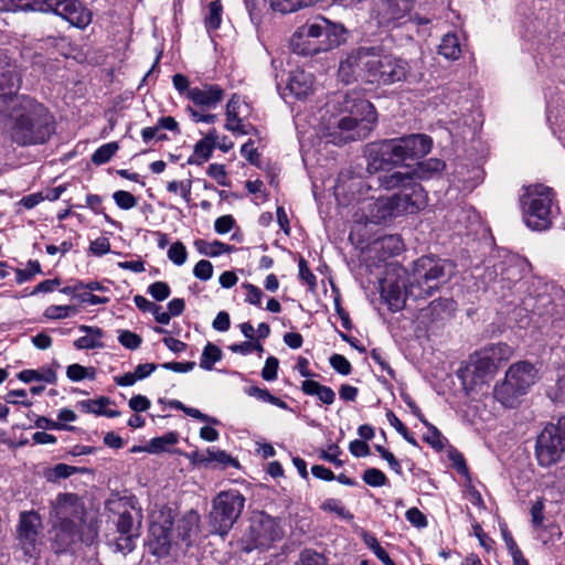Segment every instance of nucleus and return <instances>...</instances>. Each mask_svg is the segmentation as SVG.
<instances>
[{"label": "nucleus", "instance_id": "nucleus-1", "mask_svg": "<svg viewBox=\"0 0 565 565\" xmlns=\"http://www.w3.org/2000/svg\"><path fill=\"white\" fill-rule=\"evenodd\" d=\"M51 540L55 553H62L77 542L92 545L98 535L95 520L86 519V509L75 493H60L52 502Z\"/></svg>", "mask_w": 565, "mask_h": 565}, {"label": "nucleus", "instance_id": "nucleus-2", "mask_svg": "<svg viewBox=\"0 0 565 565\" xmlns=\"http://www.w3.org/2000/svg\"><path fill=\"white\" fill-rule=\"evenodd\" d=\"M431 147V138L424 134H412L370 143L365 150L366 170L370 173L391 170L408 159L426 156Z\"/></svg>", "mask_w": 565, "mask_h": 565}, {"label": "nucleus", "instance_id": "nucleus-3", "mask_svg": "<svg viewBox=\"0 0 565 565\" xmlns=\"http://www.w3.org/2000/svg\"><path fill=\"white\" fill-rule=\"evenodd\" d=\"M10 137L18 146L44 143L53 128L46 108L31 98L11 105Z\"/></svg>", "mask_w": 565, "mask_h": 565}, {"label": "nucleus", "instance_id": "nucleus-4", "mask_svg": "<svg viewBox=\"0 0 565 565\" xmlns=\"http://www.w3.org/2000/svg\"><path fill=\"white\" fill-rule=\"evenodd\" d=\"M347 35L343 24L318 15L297 29L290 39V47L296 54L312 56L344 44Z\"/></svg>", "mask_w": 565, "mask_h": 565}, {"label": "nucleus", "instance_id": "nucleus-5", "mask_svg": "<svg viewBox=\"0 0 565 565\" xmlns=\"http://www.w3.org/2000/svg\"><path fill=\"white\" fill-rule=\"evenodd\" d=\"M377 116L374 106L359 96L345 95L342 110L332 127H329L330 141L342 145L349 141L364 139L373 129Z\"/></svg>", "mask_w": 565, "mask_h": 565}, {"label": "nucleus", "instance_id": "nucleus-6", "mask_svg": "<svg viewBox=\"0 0 565 565\" xmlns=\"http://www.w3.org/2000/svg\"><path fill=\"white\" fill-rule=\"evenodd\" d=\"M445 280L446 262L433 256H423L413 263L405 292L414 299H426L431 297Z\"/></svg>", "mask_w": 565, "mask_h": 565}, {"label": "nucleus", "instance_id": "nucleus-7", "mask_svg": "<svg viewBox=\"0 0 565 565\" xmlns=\"http://www.w3.org/2000/svg\"><path fill=\"white\" fill-rule=\"evenodd\" d=\"M537 380V370L529 361H520L510 365L504 380L494 387V397L504 407H515L520 398L527 394Z\"/></svg>", "mask_w": 565, "mask_h": 565}, {"label": "nucleus", "instance_id": "nucleus-8", "mask_svg": "<svg viewBox=\"0 0 565 565\" xmlns=\"http://www.w3.org/2000/svg\"><path fill=\"white\" fill-rule=\"evenodd\" d=\"M554 191L543 184H532L524 188L520 198L525 224L534 231H544L551 227V207Z\"/></svg>", "mask_w": 565, "mask_h": 565}, {"label": "nucleus", "instance_id": "nucleus-9", "mask_svg": "<svg viewBox=\"0 0 565 565\" xmlns=\"http://www.w3.org/2000/svg\"><path fill=\"white\" fill-rule=\"evenodd\" d=\"M245 497L238 490L221 491L212 501L209 527L212 534L225 536L239 519Z\"/></svg>", "mask_w": 565, "mask_h": 565}, {"label": "nucleus", "instance_id": "nucleus-10", "mask_svg": "<svg viewBox=\"0 0 565 565\" xmlns=\"http://www.w3.org/2000/svg\"><path fill=\"white\" fill-rule=\"evenodd\" d=\"M380 46H356L349 50L340 60L338 76L344 84H351L359 77L371 83L375 70Z\"/></svg>", "mask_w": 565, "mask_h": 565}, {"label": "nucleus", "instance_id": "nucleus-11", "mask_svg": "<svg viewBox=\"0 0 565 565\" xmlns=\"http://www.w3.org/2000/svg\"><path fill=\"white\" fill-rule=\"evenodd\" d=\"M423 79L420 72H415L411 63L397 55L386 53L380 46L375 70L373 72L371 83L382 85H393L399 82L419 83Z\"/></svg>", "mask_w": 565, "mask_h": 565}, {"label": "nucleus", "instance_id": "nucleus-12", "mask_svg": "<svg viewBox=\"0 0 565 565\" xmlns=\"http://www.w3.org/2000/svg\"><path fill=\"white\" fill-rule=\"evenodd\" d=\"M535 457L541 467L547 468L565 459V416L547 425L536 438Z\"/></svg>", "mask_w": 565, "mask_h": 565}, {"label": "nucleus", "instance_id": "nucleus-13", "mask_svg": "<svg viewBox=\"0 0 565 565\" xmlns=\"http://www.w3.org/2000/svg\"><path fill=\"white\" fill-rule=\"evenodd\" d=\"M282 529L277 519L265 512L254 513L250 518V525L247 537L253 546H245L246 552L257 547H268L273 542L280 540Z\"/></svg>", "mask_w": 565, "mask_h": 565}, {"label": "nucleus", "instance_id": "nucleus-14", "mask_svg": "<svg viewBox=\"0 0 565 565\" xmlns=\"http://www.w3.org/2000/svg\"><path fill=\"white\" fill-rule=\"evenodd\" d=\"M42 519L35 511H24L20 513L18 524V539L26 558L30 562L35 558L40 552L41 545Z\"/></svg>", "mask_w": 565, "mask_h": 565}, {"label": "nucleus", "instance_id": "nucleus-15", "mask_svg": "<svg viewBox=\"0 0 565 565\" xmlns=\"http://www.w3.org/2000/svg\"><path fill=\"white\" fill-rule=\"evenodd\" d=\"M172 526L171 509L160 511L158 520L150 524L148 547L153 555L160 557L169 553Z\"/></svg>", "mask_w": 565, "mask_h": 565}, {"label": "nucleus", "instance_id": "nucleus-16", "mask_svg": "<svg viewBox=\"0 0 565 565\" xmlns=\"http://www.w3.org/2000/svg\"><path fill=\"white\" fill-rule=\"evenodd\" d=\"M141 513L135 510H124L119 513L116 526L119 533L115 543V551L121 553L131 552L135 548V539L140 534Z\"/></svg>", "mask_w": 565, "mask_h": 565}, {"label": "nucleus", "instance_id": "nucleus-17", "mask_svg": "<svg viewBox=\"0 0 565 565\" xmlns=\"http://www.w3.org/2000/svg\"><path fill=\"white\" fill-rule=\"evenodd\" d=\"M44 11H53L79 29H84L92 21V12L78 0H45Z\"/></svg>", "mask_w": 565, "mask_h": 565}, {"label": "nucleus", "instance_id": "nucleus-18", "mask_svg": "<svg viewBox=\"0 0 565 565\" xmlns=\"http://www.w3.org/2000/svg\"><path fill=\"white\" fill-rule=\"evenodd\" d=\"M490 360L482 350L475 352L470 356L468 365L459 371L463 385L473 387L482 384L487 377L491 376L497 369Z\"/></svg>", "mask_w": 565, "mask_h": 565}, {"label": "nucleus", "instance_id": "nucleus-19", "mask_svg": "<svg viewBox=\"0 0 565 565\" xmlns=\"http://www.w3.org/2000/svg\"><path fill=\"white\" fill-rule=\"evenodd\" d=\"M21 84V74L18 67L11 63L10 58L0 53V90L3 92L0 95V105L7 103H18V99L13 95L18 92Z\"/></svg>", "mask_w": 565, "mask_h": 565}, {"label": "nucleus", "instance_id": "nucleus-20", "mask_svg": "<svg viewBox=\"0 0 565 565\" xmlns=\"http://www.w3.org/2000/svg\"><path fill=\"white\" fill-rule=\"evenodd\" d=\"M414 0H384L375 10V19L382 28H393L413 7Z\"/></svg>", "mask_w": 565, "mask_h": 565}, {"label": "nucleus", "instance_id": "nucleus-21", "mask_svg": "<svg viewBox=\"0 0 565 565\" xmlns=\"http://www.w3.org/2000/svg\"><path fill=\"white\" fill-rule=\"evenodd\" d=\"M391 199L398 215L403 213L413 214L418 212L424 205V189L419 183H416L413 180L407 190H403L402 193L392 195Z\"/></svg>", "mask_w": 565, "mask_h": 565}, {"label": "nucleus", "instance_id": "nucleus-22", "mask_svg": "<svg viewBox=\"0 0 565 565\" xmlns=\"http://www.w3.org/2000/svg\"><path fill=\"white\" fill-rule=\"evenodd\" d=\"M186 97L202 110H209L222 102L224 90L218 85L203 84L188 89Z\"/></svg>", "mask_w": 565, "mask_h": 565}, {"label": "nucleus", "instance_id": "nucleus-23", "mask_svg": "<svg viewBox=\"0 0 565 565\" xmlns=\"http://www.w3.org/2000/svg\"><path fill=\"white\" fill-rule=\"evenodd\" d=\"M312 90V78L311 75L303 72V71H295L291 72L287 86L286 92L284 95L287 96L288 94L290 96H294L298 99L307 97Z\"/></svg>", "mask_w": 565, "mask_h": 565}, {"label": "nucleus", "instance_id": "nucleus-24", "mask_svg": "<svg viewBox=\"0 0 565 565\" xmlns=\"http://www.w3.org/2000/svg\"><path fill=\"white\" fill-rule=\"evenodd\" d=\"M405 286L403 285L404 288ZM381 297L388 305V308L395 312L403 309L406 297L409 296L406 295L405 289L403 290L399 284L384 279L381 282Z\"/></svg>", "mask_w": 565, "mask_h": 565}, {"label": "nucleus", "instance_id": "nucleus-25", "mask_svg": "<svg viewBox=\"0 0 565 565\" xmlns=\"http://www.w3.org/2000/svg\"><path fill=\"white\" fill-rule=\"evenodd\" d=\"M396 216H398V213L395 211V206L391 198H380L367 204L366 217L371 223L379 224L387 218Z\"/></svg>", "mask_w": 565, "mask_h": 565}, {"label": "nucleus", "instance_id": "nucleus-26", "mask_svg": "<svg viewBox=\"0 0 565 565\" xmlns=\"http://www.w3.org/2000/svg\"><path fill=\"white\" fill-rule=\"evenodd\" d=\"M200 514L196 511H188L178 522V537H180L183 542H186V544H190L192 541H194L200 533Z\"/></svg>", "mask_w": 565, "mask_h": 565}, {"label": "nucleus", "instance_id": "nucleus-27", "mask_svg": "<svg viewBox=\"0 0 565 565\" xmlns=\"http://www.w3.org/2000/svg\"><path fill=\"white\" fill-rule=\"evenodd\" d=\"M445 168L446 164L443 160L430 158L418 162L411 173L414 175V180H429L440 175Z\"/></svg>", "mask_w": 565, "mask_h": 565}, {"label": "nucleus", "instance_id": "nucleus-28", "mask_svg": "<svg viewBox=\"0 0 565 565\" xmlns=\"http://www.w3.org/2000/svg\"><path fill=\"white\" fill-rule=\"evenodd\" d=\"M301 391L309 396H317L323 404L331 405L335 399L334 391L313 380H305L301 383Z\"/></svg>", "mask_w": 565, "mask_h": 565}, {"label": "nucleus", "instance_id": "nucleus-29", "mask_svg": "<svg viewBox=\"0 0 565 565\" xmlns=\"http://www.w3.org/2000/svg\"><path fill=\"white\" fill-rule=\"evenodd\" d=\"M79 330L82 332H85L86 335H83L74 341V347L77 350H87L104 347V344L100 342V338L103 337V331L100 328L82 324L79 326Z\"/></svg>", "mask_w": 565, "mask_h": 565}, {"label": "nucleus", "instance_id": "nucleus-30", "mask_svg": "<svg viewBox=\"0 0 565 565\" xmlns=\"http://www.w3.org/2000/svg\"><path fill=\"white\" fill-rule=\"evenodd\" d=\"M414 180V175H412L411 171L401 172H386L379 177L380 185L386 190H392L396 188H402L403 190H407L408 185L412 184Z\"/></svg>", "mask_w": 565, "mask_h": 565}, {"label": "nucleus", "instance_id": "nucleus-31", "mask_svg": "<svg viewBox=\"0 0 565 565\" xmlns=\"http://www.w3.org/2000/svg\"><path fill=\"white\" fill-rule=\"evenodd\" d=\"M481 350L491 359L490 361L494 364L495 369L499 367L500 363L508 361L513 354L512 348L503 342L489 344Z\"/></svg>", "mask_w": 565, "mask_h": 565}, {"label": "nucleus", "instance_id": "nucleus-32", "mask_svg": "<svg viewBox=\"0 0 565 565\" xmlns=\"http://www.w3.org/2000/svg\"><path fill=\"white\" fill-rule=\"evenodd\" d=\"M194 246L200 254L210 257H216L223 253H232L235 249L233 245H227L220 241L206 242L204 239H196Z\"/></svg>", "mask_w": 565, "mask_h": 565}, {"label": "nucleus", "instance_id": "nucleus-33", "mask_svg": "<svg viewBox=\"0 0 565 565\" xmlns=\"http://www.w3.org/2000/svg\"><path fill=\"white\" fill-rule=\"evenodd\" d=\"M45 0H0V11H44Z\"/></svg>", "mask_w": 565, "mask_h": 565}, {"label": "nucleus", "instance_id": "nucleus-34", "mask_svg": "<svg viewBox=\"0 0 565 565\" xmlns=\"http://www.w3.org/2000/svg\"><path fill=\"white\" fill-rule=\"evenodd\" d=\"M438 53L448 60H458L461 54L460 42L455 33H447L443 36Z\"/></svg>", "mask_w": 565, "mask_h": 565}, {"label": "nucleus", "instance_id": "nucleus-35", "mask_svg": "<svg viewBox=\"0 0 565 565\" xmlns=\"http://www.w3.org/2000/svg\"><path fill=\"white\" fill-rule=\"evenodd\" d=\"M274 11L282 14L291 13L315 4L318 0H269Z\"/></svg>", "mask_w": 565, "mask_h": 565}, {"label": "nucleus", "instance_id": "nucleus-36", "mask_svg": "<svg viewBox=\"0 0 565 565\" xmlns=\"http://www.w3.org/2000/svg\"><path fill=\"white\" fill-rule=\"evenodd\" d=\"M217 134L216 130H211L203 139L198 141L194 146V156L203 161L210 159L212 151L216 145Z\"/></svg>", "mask_w": 565, "mask_h": 565}, {"label": "nucleus", "instance_id": "nucleus-37", "mask_svg": "<svg viewBox=\"0 0 565 565\" xmlns=\"http://www.w3.org/2000/svg\"><path fill=\"white\" fill-rule=\"evenodd\" d=\"M111 403V401L108 397H99L96 399H88L81 402V406L84 411L88 413L96 414L98 416H106L109 418H115L120 416V412L116 409H102V408H94V405L100 404V406H107Z\"/></svg>", "mask_w": 565, "mask_h": 565}, {"label": "nucleus", "instance_id": "nucleus-38", "mask_svg": "<svg viewBox=\"0 0 565 565\" xmlns=\"http://www.w3.org/2000/svg\"><path fill=\"white\" fill-rule=\"evenodd\" d=\"M177 443L178 434L169 431L160 437L152 438L146 449L149 454H159L166 451L169 446L175 445Z\"/></svg>", "mask_w": 565, "mask_h": 565}, {"label": "nucleus", "instance_id": "nucleus-39", "mask_svg": "<svg viewBox=\"0 0 565 565\" xmlns=\"http://www.w3.org/2000/svg\"><path fill=\"white\" fill-rule=\"evenodd\" d=\"M375 244L386 256L398 255L403 250V242L397 235L383 236Z\"/></svg>", "mask_w": 565, "mask_h": 565}, {"label": "nucleus", "instance_id": "nucleus-40", "mask_svg": "<svg viewBox=\"0 0 565 565\" xmlns=\"http://www.w3.org/2000/svg\"><path fill=\"white\" fill-rule=\"evenodd\" d=\"M222 359V351L215 344L209 342L202 352L200 366L204 370H212L213 365Z\"/></svg>", "mask_w": 565, "mask_h": 565}, {"label": "nucleus", "instance_id": "nucleus-41", "mask_svg": "<svg viewBox=\"0 0 565 565\" xmlns=\"http://www.w3.org/2000/svg\"><path fill=\"white\" fill-rule=\"evenodd\" d=\"M88 469L85 467H75L66 463H57L51 469L49 480L55 481L58 479H66L75 473H85Z\"/></svg>", "mask_w": 565, "mask_h": 565}, {"label": "nucleus", "instance_id": "nucleus-42", "mask_svg": "<svg viewBox=\"0 0 565 565\" xmlns=\"http://www.w3.org/2000/svg\"><path fill=\"white\" fill-rule=\"evenodd\" d=\"M119 149V146L117 142H108L103 146H100L93 154H92V162L96 166H102L104 163H107L117 152Z\"/></svg>", "mask_w": 565, "mask_h": 565}, {"label": "nucleus", "instance_id": "nucleus-43", "mask_svg": "<svg viewBox=\"0 0 565 565\" xmlns=\"http://www.w3.org/2000/svg\"><path fill=\"white\" fill-rule=\"evenodd\" d=\"M223 7L220 0H214L209 4V13L205 17V26L207 30H216L222 22Z\"/></svg>", "mask_w": 565, "mask_h": 565}, {"label": "nucleus", "instance_id": "nucleus-44", "mask_svg": "<svg viewBox=\"0 0 565 565\" xmlns=\"http://www.w3.org/2000/svg\"><path fill=\"white\" fill-rule=\"evenodd\" d=\"M66 376L73 382H79L84 379L94 380L95 379V369L94 367H85L81 364L74 363L67 366Z\"/></svg>", "mask_w": 565, "mask_h": 565}, {"label": "nucleus", "instance_id": "nucleus-45", "mask_svg": "<svg viewBox=\"0 0 565 565\" xmlns=\"http://www.w3.org/2000/svg\"><path fill=\"white\" fill-rule=\"evenodd\" d=\"M363 539L364 543L374 552V554L382 563H384V565H394L387 552L380 545L379 541L373 535L365 533Z\"/></svg>", "mask_w": 565, "mask_h": 565}, {"label": "nucleus", "instance_id": "nucleus-46", "mask_svg": "<svg viewBox=\"0 0 565 565\" xmlns=\"http://www.w3.org/2000/svg\"><path fill=\"white\" fill-rule=\"evenodd\" d=\"M320 508L326 512L335 513L342 519H353V515L348 510H345L342 502L338 499H327L322 502Z\"/></svg>", "mask_w": 565, "mask_h": 565}, {"label": "nucleus", "instance_id": "nucleus-47", "mask_svg": "<svg viewBox=\"0 0 565 565\" xmlns=\"http://www.w3.org/2000/svg\"><path fill=\"white\" fill-rule=\"evenodd\" d=\"M118 333L119 343L128 350H137L142 343V338L130 330H119Z\"/></svg>", "mask_w": 565, "mask_h": 565}, {"label": "nucleus", "instance_id": "nucleus-48", "mask_svg": "<svg viewBox=\"0 0 565 565\" xmlns=\"http://www.w3.org/2000/svg\"><path fill=\"white\" fill-rule=\"evenodd\" d=\"M362 479L371 487H383L387 483L385 473L376 468H367L364 470Z\"/></svg>", "mask_w": 565, "mask_h": 565}, {"label": "nucleus", "instance_id": "nucleus-49", "mask_svg": "<svg viewBox=\"0 0 565 565\" xmlns=\"http://www.w3.org/2000/svg\"><path fill=\"white\" fill-rule=\"evenodd\" d=\"M113 199L121 210H130L137 205V199L128 191L118 190L114 192Z\"/></svg>", "mask_w": 565, "mask_h": 565}, {"label": "nucleus", "instance_id": "nucleus-50", "mask_svg": "<svg viewBox=\"0 0 565 565\" xmlns=\"http://www.w3.org/2000/svg\"><path fill=\"white\" fill-rule=\"evenodd\" d=\"M424 425L427 427V433L424 436V440L437 450L443 449L444 443L440 431L427 420L424 423Z\"/></svg>", "mask_w": 565, "mask_h": 565}, {"label": "nucleus", "instance_id": "nucleus-51", "mask_svg": "<svg viewBox=\"0 0 565 565\" xmlns=\"http://www.w3.org/2000/svg\"><path fill=\"white\" fill-rule=\"evenodd\" d=\"M41 273L40 263L38 260H29L25 269H17V282L23 284Z\"/></svg>", "mask_w": 565, "mask_h": 565}, {"label": "nucleus", "instance_id": "nucleus-52", "mask_svg": "<svg viewBox=\"0 0 565 565\" xmlns=\"http://www.w3.org/2000/svg\"><path fill=\"white\" fill-rule=\"evenodd\" d=\"M329 363L341 375H349L352 371L351 363L344 355L334 353L329 358Z\"/></svg>", "mask_w": 565, "mask_h": 565}, {"label": "nucleus", "instance_id": "nucleus-53", "mask_svg": "<svg viewBox=\"0 0 565 565\" xmlns=\"http://www.w3.org/2000/svg\"><path fill=\"white\" fill-rule=\"evenodd\" d=\"M186 249L181 242L173 243L168 250V258L178 266H181L186 260Z\"/></svg>", "mask_w": 565, "mask_h": 565}, {"label": "nucleus", "instance_id": "nucleus-54", "mask_svg": "<svg viewBox=\"0 0 565 565\" xmlns=\"http://www.w3.org/2000/svg\"><path fill=\"white\" fill-rule=\"evenodd\" d=\"M171 289L164 281H156L148 287V294L157 301H163L170 296Z\"/></svg>", "mask_w": 565, "mask_h": 565}, {"label": "nucleus", "instance_id": "nucleus-55", "mask_svg": "<svg viewBox=\"0 0 565 565\" xmlns=\"http://www.w3.org/2000/svg\"><path fill=\"white\" fill-rule=\"evenodd\" d=\"M77 310L72 306H50L45 309L44 316L49 319H63L67 318Z\"/></svg>", "mask_w": 565, "mask_h": 565}, {"label": "nucleus", "instance_id": "nucleus-56", "mask_svg": "<svg viewBox=\"0 0 565 565\" xmlns=\"http://www.w3.org/2000/svg\"><path fill=\"white\" fill-rule=\"evenodd\" d=\"M167 190L171 193L180 192L185 202L191 200V181H170L168 182Z\"/></svg>", "mask_w": 565, "mask_h": 565}, {"label": "nucleus", "instance_id": "nucleus-57", "mask_svg": "<svg viewBox=\"0 0 565 565\" xmlns=\"http://www.w3.org/2000/svg\"><path fill=\"white\" fill-rule=\"evenodd\" d=\"M213 459H214L213 460V465H212L213 468L214 467L226 468L228 466H232V467H235V468L239 467L238 461L235 458L231 457L224 450L216 449Z\"/></svg>", "mask_w": 565, "mask_h": 565}, {"label": "nucleus", "instance_id": "nucleus-58", "mask_svg": "<svg viewBox=\"0 0 565 565\" xmlns=\"http://www.w3.org/2000/svg\"><path fill=\"white\" fill-rule=\"evenodd\" d=\"M278 366H279V361L277 358H275V356L267 358L265 365L262 370V377L268 382L276 380Z\"/></svg>", "mask_w": 565, "mask_h": 565}, {"label": "nucleus", "instance_id": "nucleus-59", "mask_svg": "<svg viewBox=\"0 0 565 565\" xmlns=\"http://www.w3.org/2000/svg\"><path fill=\"white\" fill-rule=\"evenodd\" d=\"M193 275L201 280H209L213 276V265L211 262L201 259L193 268Z\"/></svg>", "mask_w": 565, "mask_h": 565}, {"label": "nucleus", "instance_id": "nucleus-60", "mask_svg": "<svg viewBox=\"0 0 565 565\" xmlns=\"http://www.w3.org/2000/svg\"><path fill=\"white\" fill-rule=\"evenodd\" d=\"M207 174L220 185L227 186V174L223 164L212 163L207 168Z\"/></svg>", "mask_w": 565, "mask_h": 565}, {"label": "nucleus", "instance_id": "nucleus-61", "mask_svg": "<svg viewBox=\"0 0 565 565\" xmlns=\"http://www.w3.org/2000/svg\"><path fill=\"white\" fill-rule=\"evenodd\" d=\"M235 225V220L232 215H223L215 220L214 230L218 234L228 233Z\"/></svg>", "mask_w": 565, "mask_h": 565}, {"label": "nucleus", "instance_id": "nucleus-62", "mask_svg": "<svg viewBox=\"0 0 565 565\" xmlns=\"http://www.w3.org/2000/svg\"><path fill=\"white\" fill-rule=\"evenodd\" d=\"M241 154L252 164L258 166L259 153L254 148V141L248 140L241 148Z\"/></svg>", "mask_w": 565, "mask_h": 565}, {"label": "nucleus", "instance_id": "nucleus-63", "mask_svg": "<svg viewBox=\"0 0 565 565\" xmlns=\"http://www.w3.org/2000/svg\"><path fill=\"white\" fill-rule=\"evenodd\" d=\"M243 287L247 290L245 301L255 306H259L264 295L263 291L257 286L249 282H245Z\"/></svg>", "mask_w": 565, "mask_h": 565}, {"label": "nucleus", "instance_id": "nucleus-64", "mask_svg": "<svg viewBox=\"0 0 565 565\" xmlns=\"http://www.w3.org/2000/svg\"><path fill=\"white\" fill-rule=\"evenodd\" d=\"M406 519L409 523L417 527H425L427 525L426 516L417 508H411L406 511Z\"/></svg>", "mask_w": 565, "mask_h": 565}]
</instances>
